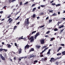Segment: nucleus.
I'll return each mask as SVG.
<instances>
[{"instance_id": "nucleus-3", "label": "nucleus", "mask_w": 65, "mask_h": 65, "mask_svg": "<svg viewBox=\"0 0 65 65\" xmlns=\"http://www.w3.org/2000/svg\"><path fill=\"white\" fill-rule=\"evenodd\" d=\"M40 42L41 44H43L44 43V39H42L40 40Z\"/></svg>"}, {"instance_id": "nucleus-50", "label": "nucleus", "mask_w": 65, "mask_h": 65, "mask_svg": "<svg viewBox=\"0 0 65 65\" xmlns=\"http://www.w3.org/2000/svg\"><path fill=\"white\" fill-rule=\"evenodd\" d=\"M14 60H16V59H17V57H14Z\"/></svg>"}, {"instance_id": "nucleus-31", "label": "nucleus", "mask_w": 65, "mask_h": 65, "mask_svg": "<svg viewBox=\"0 0 65 65\" xmlns=\"http://www.w3.org/2000/svg\"><path fill=\"white\" fill-rule=\"evenodd\" d=\"M38 62V61L37 60H35L34 61V63H37Z\"/></svg>"}, {"instance_id": "nucleus-9", "label": "nucleus", "mask_w": 65, "mask_h": 65, "mask_svg": "<svg viewBox=\"0 0 65 65\" xmlns=\"http://www.w3.org/2000/svg\"><path fill=\"white\" fill-rule=\"evenodd\" d=\"M22 51V49L21 48H20L19 51V54H21V53Z\"/></svg>"}, {"instance_id": "nucleus-37", "label": "nucleus", "mask_w": 65, "mask_h": 65, "mask_svg": "<svg viewBox=\"0 0 65 65\" xmlns=\"http://www.w3.org/2000/svg\"><path fill=\"white\" fill-rule=\"evenodd\" d=\"M60 4H58L57 5H56V6H60Z\"/></svg>"}, {"instance_id": "nucleus-32", "label": "nucleus", "mask_w": 65, "mask_h": 65, "mask_svg": "<svg viewBox=\"0 0 65 65\" xmlns=\"http://www.w3.org/2000/svg\"><path fill=\"white\" fill-rule=\"evenodd\" d=\"M9 3H11V2H12V0H9Z\"/></svg>"}, {"instance_id": "nucleus-46", "label": "nucleus", "mask_w": 65, "mask_h": 65, "mask_svg": "<svg viewBox=\"0 0 65 65\" xmlns=\"http://www.w3.org/2000/svg\"><path fill=\"white\" fill-rule=\"evenodd\" d=\"M41 15H43V14H44V13L43 12H42L41 13Z\"/></svg>"}, {"instance_id": "nucleus-59", "label": "nucleus", "mask_w": 65, "mask_h": 65, "mask_svg": "<svg viewBox=\"0 0 65 65\" xmlns=\"http://www.w3.org/2000/svg\"><path fill=\"white\" fill-rule=\"evenodd\" d=\"M56 64H57V65H58V64H59V62H56Z\"/></svg>"}, {"instance_id": "nucleus-64", "label": "nucleus", "mask_w": 65, "mask_h": 65, "mask_svg": "<svg viewBox=\"0 0 65 65\" xmlns=\"http://www.w3.org/2000/svg\"><path fill=\"white\" fill-rule=\"evenodd\" d=\"M38 9H40V7L39 6L38 7Z\"/></svg>"}, {"instance_id": "nucleus-7", "label": "nucleus", "mask_w": 65, "mask_h": 65, "mask_svg": "<svg viewBox=\"0 0 65 65\" xmlns=\"http://www.w3.org/2000/svg\"><path fill=\"white\" fill-rule=\"evenodd\" d=\"M39 32L37 33L35 35V37H34L35 39H36V38H37V37L39 35Z\"/></svg>"}, {"instance_id": "nucleus-35", "label": "nucleus", "mask_w": 65, "mask_h": 65, "mask_svg": "<svg viewBox=\"0 0 65 65\" xmlns=\"http://www.w3.org/2000/svg\"><path fill=\"white\" fill-rule=\"evenodd\" d=\"M22 39H23L25 41H26V40H27L25 38H23Z\"/></svg>"}, {"instance_id": "nucleus-14", "label": "nucleus", "mask_w": 65, "mask_h": 65, "mask_svg": "<svg viewBox=\"0 0 65 65\" xmlns=\"http://www.w3.org/2000/svg\"><path fill=\"white\" fill-rule=\"evenodd\" d=\"M55 38H53L51 39L50 41H53V40H55Z\"/></svg>"}, {"instance_id": "nucleus-4", "label": "nucleus", "mask_w": 65, "mask_h": 65, "mask_svg": "<svg viewBox=\"0 0 65 65\" xmlns=\"http://www.w3.org/2000/svg\"><path fill=\"white\" fill-rule=\"evenodd\" d=\"M13 21V20H12V19H11V18H9V19L8 20V21H9V23H11L12 21Z\"/></svg>"}, {"instance_id": "nucleus-51", "label": "nucleus", "mask_w": 65, "mask_h": 65, "mask_svg": "<svg viewBox=\"0 0 65 65\" xmlns=\"http://www.w3.org/2000/svg\"><path fill=\"white\" fill-rule=\"evenodd\" d=\"M3 50H4L6 52H7V50H6V49H3Z\"/></svg>"}, {"instance_id": "nucleus-19", "label": "nucleus", "mask_w": 65, "mask_h": 65, "mask_svg": "<svg viewBox=\"0 0 65 65\" xmlns=\"http://www.w3.org/2000/svg\"><path fill=\"white\" fill-rule=\"evenodd\" d=\"M36 9V8H34L32 9V11H35Z\"/></svg>"}, {"instance_id": "nucleus-2", "label": "nucleus", "mask_w": 65, "mask_h": 65, "mask_svg": "<svg viewBox=\"0 0 65 65\" xmlns=\"http://www.w3.org/2000/svg\"><path fill=\"white\" fill-rule=\"evenodd\" d=\"M0 57L4 61H5V57L3 56H2V55L1 54H0Z\"/></svg>"}, {"instance_id": "nucleus-11", "label": "nucleus", "mask_w": 65, "mask_h": 65, "mask_svg": "<svg viewBox=\"0 0 65 65\" xmlns=\"http://www.w3.org/2000/svg\"><path fill=\"white\" fill-rule=\"evenodd\" d=\"M33 51H34V49L33 48H31L30 49V50H29V52H30Z\"/></svg>"}, {"instance_id": "nucleus-36", "label": "nucleus", "mask_w": 65, "mask_h": 65, "mask_svg": "<svg viewBox=\"0 0 65 65\" xmlns=\"http://www.w3.org/2000/svg\"><path fill=\"white\" fill-rule=\"evenodd\" d=\"M36 32V31H33L32 33V34H33V33H35Z\"/></svg>"}, {"instance_id": "nucleus-13", "label": "nucleus", "mask_w": 65, "mask_h": 65, "mask_svg": "<svg viewBox=\"0 0 65 65\" xmlns=\"http://www.w3.org/2000/svg\"><path fill=\"white\" fill-rule=\"evenodd\" d=\"M36 47L37 48L39 49V48H40V47H41V46L37 45L36 46Z\"/></svg>"}, {"instance_id": "nucleus-25", "label": "nucleus", "mask_w": 65, "mask_h": 65, "mask_svg": "<svg viewBox=\"0 0 65 65\" xmlns=\"http://www.w3.org/2000/svg\"><path fill=\"white\" fill-rule=\"evenodd\" d=\"M58 29L57 28H55L54 29V31H58Z\"/></svg>"}, {"instance_id": "nucleus-16", "label": "nucleus", "mask_w": 65, "mask_h": 65, "mask_svg": "<svg viewBox=\"0 0 65 65\" xmlns=\"http://www.w3.org/2000/svg\"><path fill=\"white\" fill-rule=\"evenodd\" d=\"M42 60H44V61H46V60H47V57L45 58L44 59H43V58H42Z\"/></svg>"}, {"instance_id": "nucleus-22", "label": "nucleus", "mask_w": 65, "mask_h": 65, "mask_svg": "<svg viewBox=\"0 0 65 65\" xmlns=\"http://www.w3.org/2000/svg\"><path fill=\"white\" fill-rule=\"evenodd\" d=\"M62 54L63 55H65V51H63L62 52Z\"/></svg>"}, {"instance_id": "nucleus-61", "label": "nucleus", "mask_w": 65, "mask_h": 65, "mask_svg": "<svg viewBox=\"0 0 65 65\" xmlns=\"http://www.w3.org/2000/svg\"><path fill=\"white\" fill-rule=\"evenodd\" d=\"M20 22H18L17 24V25H19L20 24Z\"/></svg>"}, {"instance_id": "nucleus-20", "label": "nucleus", "mask_w": 65, "mask_h": 65, "mask_svg": "<svg viewBox=\"0 0 65 65\" xmlns=\"http://www.w3.org/2000/svg\"><path fill=\"white\" fill-rule=\"evenodd\" d=\"M20 16H19L18 17H17V18H16L15 19V20H18L20 18Z\"/></svg>"}, {"instance_id": "nucleus-45", "label": "nucleus", "mask_w": 65, "mask_h": 65, "mask_svg": "<svg viewBox=\"0 0 65 65\" xmlns=\"http://www.w3.org/2000/svg\"><path fill=\"white\" fill-rule=\"evenodd\" d=\"M49 33H50V31H48L46 32V34H48Z\"/></svg>"}, {"instance_id": "nucleus-17", "label": "nucleus", "mask_w": 65, "mask_h": 65, "mask_svg": "<svg viewBox=\"0 0 65 65\" xmlns=\"http://www.w3.org/2000/svg\"><path fill=\"white\" fill-rule=\"evenodd\" d=\"M23 36H22L21 37H20L19 38H18V39L21 40V39H23Z\"/></svg>"}, {"instance_id": "nucleus-23", "label": "nucleus", "mask_w": 65, "mask_h": 65, "mask_svg": "<svg viewBox=\"0 0 65 65\" xmlns=\"http://www.w3.org/2000/svg\"><path fill=\"white\" fill-rule=\"evenodd\" d=\"M47 49H48V47H46V48L43 51V52H44L45 51H46V50H47Z\"/></svg>"}, {"instance_id": "nucleus-58", "label": "nucleus", "mask_w": 65, "mask_h": 65, "mask_svg": "<svg viewBox=\"0 0 65 65\" xmlns=\"http://www.w3.org/2000/svg\"><path fill=\"white\" fill-rule=\"evenodd\" d=\"M12 53H13V54H15L16 53H15L13 51H12Z\"/></svg>"}, {"instance_id": "nucleus-12", "label": "nucleus", "mask_w": 65, "mask_h": 65, "mask_svg": "<svg viewBox=\"0 0 65 65\" xmlns=\"http://www.w3.org/2000/svg\"><path fill=\"white\" fill-rule=\"evenodd\" d=\"M62 48V47H60L57 50V52H58L59 51H60V50H61V48Z\"/></svg>"}, {"instance_id": "nucleus-47", "label": "nucleus", "mask_w": 65, "mask_h": 65, "mask_svg": "<svg viewBox=\"0 0 65 65\" xmlns=\"http://www.w3.org/2000/svg\"><path fill=\"white\" fill-rule=\"evenodd\" d=\"M14 44H15V46H17V43H14Z\"/></svg>"}, {"instance_id": "nucleus-26", "label": "nucleus", "mask_w": 65, "mask_h": 65, "mask_svg": "<svg viewBox=\"0 0 65 65\" xmlns=\"http://www.w3.org/2000/svg\"><path fill=\"white\" fill-rule=\"evenodd\" d=\"M63 27H64V25H62L61 26L59 27V28H63Z\"/></svg>"}, {"instance_id": "nucleus-39", "label": "nucleus", "mask_w": 65, "mask_h": 65, "mask_svg": "<svg viewBox=\"0 0 65 65\" xmlns=\"http://www.w3.org/2000/svg\"><path fill=\"white\" fill-rule=\"evenodd\" d=\"M20 11H19V12H18L17 13H16L15 14V15H17V14H18L19 13H20Z\"/></svg>"}, {"instance_id": "nucleus-18", "label": "nucleus", "mask_w": 65, "mask_h": 65, "mask_svg": "<svg viewBox=\"0 0 65 65\" xmlns=\"http://www.w3.org/2000/svg\"><path fill=\"white\" fill-rule=\"evenodd\" d=\"M52 15V16H53V17H55V16H56V15H57V14H56L55 13H54Z\"/></svg>"}, {"instance_id": "nucleus-42", "label": "nucleus", "mask_w": 65, "mask_h": 65, "mask_svg": "<svg viewBox=\"0 0 65 65\" xmlns=\"http://www.w3.org/2000/svg\"><path fill=\"white\" fill-rule=\"evenodd\" d=\"M46 47H47L46 46H44L43 47V48H45Z\"/></svg>"}, {"instance_id": "nucleus-49", "label": "nucleus", "mask_w": 65, "mask_h": 65, "mask_svg": "<svg viewBox=\"0 0 65 65\" xmlns=\"http://www.w3.org/2000/svg\"><path fill=\"white\" fill-rule=\"evenodd\" d=\"M64 30V29H63L62 30H61L60 31V33H61V32H62V31H63Z\"/></svg>"}, {"instance_id": "nucleus-44", "label": "nucleus", "mask_w": 65, "mask_h": 65, "mask_svg": "<svg viewBox=\"0 0 65 65\" xmlns=\"http://www.w3.org/2000/svg\"><path fill=\"white\" fill-rule=\"evenodd\" d=\"M52 20H49V23H51V22H52Z\"/></svg>"}, {"instance_id": "nucleus-24", "label": "nucleus", "mask_w": 65, "mask_h": 65, "mask_svg": "<svg viewBox=\"0 0 65 65\" xmlns=\"http://www.w3.org/2000/svg\"><path fill=\"white\" fill-rule=\"evenodd\" d=\"M17 28V26H15L13 29V30H15V29H16V28Z\"/></svg>"}, {"instance_id": "nucleus-6", "label": "nucleus", "mask_w": 65, "mask_h": 65, "mask_svg": "<svg viewBox=\"0 0 65 65\" xmlns=\"http://www.w3.org/2000/svg\"><path fill=\"white\" fill-rule=\"evenodd\" d=\"M36 57V55H30V57H28V59H30V58H31L32 57V58H34V57Z\"/></svg>"}, {"instance_id": "nucleus-52", "label": "nucleus", "mask_w": 65, "mask_h": 65, "mask_svg": "<svg viewBox=\"0 0 65 65\" xmlns=\"http://www.w3.org/2000/svg\"><path fill=\"white\" fill-rule=\"evenodd\" d=\"M43 51L41 52L40 53V55H42V53H44V52H43Z\"/></svg>"}, {"instance_id": "nucleus-21", "label": "nucleus", "mask_w": 65, "mask_h": 65, "mask_svg": "<svg viewBox=\"0 0 65 65\" xmlns=\"http://www.w3.org/2000/svg\"><path fill=\"white\" fill-rule=\"evenodd\" d=\"M20 16H19L18 17H17V18H16L15 19V20H18L20 18Z\"/></svg>"}, {"instance_id": "nucleus-57", "label": "nucleus", "mask_w": 65, "mask_h": 65, "mask_svg": "<svg viewBox=\"0 0 65 65\" xmlns=\"http://www.w3.org/2000/svg\"><path fill=\"white\" fill-rule=\"evenodd\" d=\"M20 5H22V2H21L20 3Z\"/></svg>"}, {"instance_id": "nucleus-48", "label": "nucleus", "mask_w": 65, "mask_h": 65, "mask_svg": "<svg viewBox=\"0 0 65 65\" xmlns=\"http://www.w3.org/2000/svg\"><path fill=\"white\" fill-rule=\"evenodd\" d=\"M11 17V15H10L9 16H8V17H7V18L8 19H9V18H10V17Z\"/></svg>"}, {"instance_id": "nucleus-62", "label": "nucleus", "mask_w": 65, "mask_h": 65, "mask_svg": "<svg viewBox=\"0 0 65 65\" xmlns=\"http://www.w3.org/2000/svg\"><path fill=\"white\" fill-rule=\"evenodd\" d=\"M3 12L2 11H0V13H3Z\"/></svg>"}, {"instance_id": "nucleus-53", "label": "nucleus", "mask_w": 65, "mask_h": 65, "mask_svg": "<svg viewBox=\"0 0 65 65\" xmlns=\"http://www.w3.org/2000/svg\"><path fill=\"white\" fill-rule=\"evenodd\" d=\"M27 58V56H25L24 58V59H26Z\"/></svg>"}, {"instance_id": "nucleus-55", "label": "nucleus", "mask_w": 65, "mask_h": 65, "mask_svg": "<svg viewBox=\"0 0 65 65\" xmlns=\"http://www.w3.org/2000/svg\"><path fill=\"white\" fill-rule=\"evenodd\" d=\"M49 18V17H47V18H46V20H48V19Z\"/></svg>"}, {"instance_id": "nucleus-27", "label": "nucleus", "mask_w": 65, "mask_h": 65, "mask_svg": "<svg viewBox=\"0 0 65 65\" xmlns=\"http://www.w3.org/2000/svg\"><path fill=\"white\" fill-rule=\"evenodd\" d=\"M60 45L62 46H65V45L64 44H62Z\"/></svg>"}, {"instance_id": "nucleus-34", "label": "nucleus", "mask_w": 65, "mask_h": 65, "mask_svg": "<svg viewBox=\"0 0 65 65\" xmlns=\"http://www.w3.org/2000/svg\"><path fill=\"white\" fill-rule=\"evenodd\" d=\"M61 53H58V54H57V56H59V55H61Z\"/></svg>"}, {"instance_id": "nucleus-29", "label": "nucleus", "mask_w": 65, "mask_h": 65, "mask_svg": "<svg viewBox=\"0 0 65 65\" xmlns=\"http://www.w3.org/2000/svg\"><path fill=\"white\" fill-rule=\"evenodd\" d=\"M36 16V15H35V14H33V15L32 16V17L33 18H34Z\"/></svg>"}, {"instance_id": "nucleus-54", "label": "nucleus", "mask_w": 65, "mask_h": 65, "mask_svg": "<svg viewBox=\"0 0 65 65\" xmlns=\"http://www.w3.org/2000/svg\"><path fill=\"white\" fill-rule=\"evenodd\" d=\"M53 11H54V10H52L51 11H49V12H53Z\"/></svg>"}, {"instance_id": "nucleus-5", "label": "nucleus", "mask_w": 65, "mask_h": 65, "mask_svg": "<svg viewBox=\"0 0 65 65\" xmlns=\"http://www.w3.org/2000/svg\"><path fill=\"white\" fill-rule=\"evenodd\" d=\"M55 61V59L53 58H51V60H50V62H54Z\"/></svg>"}, {"instance_id": "nucleus-43", "label": "nucleus", "mask_w": 65, "mask_h": 65, "mask_svg": "<svg viewBox=\"0 0 65 65\" xmlns=\"http://www.w3.org/2000/svg\"><path fill=\"white\" fill-rule=\"evenodd\" d=\"M35 4H33L32 6H31V7H33V6H35Z\"/></svg>"}, {"instance_id": "nucleus-38", "label": "nucleus", "mask_w": 65, "mask_h": 65, "mask_svg": "<svg viewBox=\"0 0 65 65\" xmlns=\"http://www.w3.org/2000/svg\"><path fill=\"white\" fill-rule=\"evenodd\" d=\"M40 57H43V55H41L40 56Z\"/></svg>"}, {"instance_id": "nucleus-30", "label": "nucleus", "mask_w": 65, "mask_h": 65, "mask_svg": "<svg viewBox=\"0 0 65 65\" xmlns=\"http://www.w3.org/2000/svg\"><path fill=\"white\" fill-rule=\"evenodd\" d=\"M8 47L9 48H10L11 47V45L10 44H9L8 45Z\"/></svg>"}, {"instance_id": "nucleus-41", "label": "nucleus", "mask_w": 65, "mask_h": 65, "mask_svg": "<svg viewBox=\"0 0 65 65\" xmlns=\"http://www.w3.org/2000/svg\"><path fill=\"white\" fill-rule=\"evenodd\" d=\"M52 5H53V6H54V5H56V4L52 3Z\"/></svg>"}, {"instance_id": "nucleus-63", "label": "nucleus", "mask_w": 65, "mask_h": 65, "mask_svg": "<svg viewBox=\"0 0 65 65\" xmlns=\"http://www.w3.org/2000/svg\"><path fill=\"white\" fill-rule=\"evenodd\" d=\"M6 6H5L3 8H4L5 9V8H6Z\"/></svg>"}, {"instance_id": "nucleus-33", "label": "nucleus", "mask_w": 65, "mask_h": 65, "mask_svg": "<svg viewBox=\"0 0 65 65\" xmlns=\"http://www.w3.org/2000/svg\"><path fill=\"white\" fill-rule=\"evenodd\" d=\"M41 7H45V5H41L40 6Z\"/></svg>"}, {"instance_id": "nucleus-40", "label": "nucleus", "mask_w": 65, "mask_h": 65, "mask_svg": "<svg viewBox=\"0 0 65 65\" xmlns=\"http://www.w3.org/2000/svg\"><path fill=\"white\" fill-rule=\"evenodd\" d=\"M3 49L1 48H0V52H1L2 51H3Z\"/></svg>"}, {"instance_id": "nucleus-10", "label": "nucleus", "mask_w": 65, "mask_h": 65, "mask_svg": "<svg viewBox=\"0 0 65 65\" xmlns=\"http://www.w3.org/2000/svg\"><path fill=\"white\" fill-rule=\"evenodd\" d=\"M26 24L27 25H29V19L28 18L27 20V21H26Z\"/></svg>"}, {"instance_id": "nucleus-15", "label": "nucleus", "mask_w": 65, "mask_h": 65, "mask_svg": "<svg viewBox=\"0 0 65 65\" xmlns=\"http://www.w3.org/2000/svg\"><path fill=\"white\" fill-rule=\"evenodd\" d=\"M44 27V26L43 25L42 26H40L38 28V29H39V28H42L43 27Z\"/></svg>"}, {"instance_id": "nucleus-28", "label": "nucleus", "mask_w": 65, "mask_h": 65, "mask_svg": "<svg viewBox=\"0 0 65 65\" xmlns=\"http://www.w3.org/2000/svg\"><path fill=\"white\" fill-rule=\"evenodd\" d=\"M28 2H26V3H25L24 4V5L25 6V5H26V4H28Z\"/></svg>"}, {"instance_id": "nucleus-56", "label": "nucleus", "mask_w": 65, "mask_h": 65, "mask_svg": "<svg viewBox=\"0 0 65 65\" xmlns=\"http://www.w3.org/2000/svg\"><path fill=\"white\" fill-rule=\"evenodd\" d=\"M45 37H46V38L48 37V35L45 36Z\"/></svg>"}, {"instance_id": "nucleus-60", "label": "nucleus", "mask_w": 65, "mask_h": 65, "mask_svg": "<svg viewBox=\"0 0 65 65\" xmlns=\"http://www.w3.org/2000/svg\"><path fill=\"white\" fill-rule=\"evenodd\" d=\"M50 54V52H48L47 53V55H48V54Z\"/></svg>"}, {"instance_id": "nucleus-1", "label": "nucleus", "mask_w": 65, "mask_h": 65, "mask_svg": "<svg viewBox=\"0 0 65 65\" xmlns=\"http://www.w3.org/2000/svg\"><path fill=\"white\" fill-rule=\"evenodd\" d=\"M29 36H28V37H27L28 39L29 40H30V42H33L34 41V37L31 36L30 38V34H29Z\"/></svg>"}, {"instance_id": "nucleus-8", "label": "nucleus", "mask_w": 65, "mask_h": 65, "mask_svg": "<svg viewBox=\"0 0 65 65\" xmlns=\"http://www.w3.org/2000/svg\"><path fill=\"white\" fill-rule=\"evenodd\" d=\"M30 47V45H26L25 46V49H26V48H29Z\"/></svg>"}]
</instances>
